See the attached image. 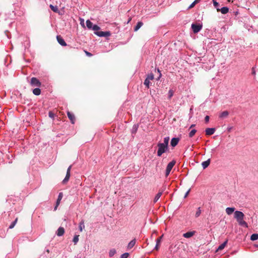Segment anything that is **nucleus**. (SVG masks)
<instances>
[{
	"label": "nucleus",
	"instance_id": "nucleus-16",
	"mask_svg": "<svg viewBox=\"0 0 258 258\" xmlns=\"http://www.w3.org/2000/svg\"><path fill=\"white\" fill-rule=\"evenodd\" d=\"M237 221L240 225L244 226L246 227H248L247 224L243 220V219H241V220H238Z\"/></svg>",
	"mask_w": 258,
	"mask_h": 258
},
{
	"label": "nucleus",
	"instance_id": "nucleus-38",
	"mask_svg": "<svg viewBox=\"0 0 258 258\" xmlns=\"http://www.w3.org/2000/svg\"><path fill=\"white\" fill-rule=\"evenodd\" d=\"M162 237H163V235L160 236L159 237H158L157 239L156 243H157V245H160Z\"/></svg>",
	"mask_w": 258,
	"mask_h": 258
},
{
	"label": "nucleus",
	"instance_id": "nucleus-47",
	"mask_svg": "<svg viewBox=\"0 0 258 258\" xmlns=\"http://www.w3.org/2000/svg\"><path fill=\"white\" fill-rule=\"evenodd\" d=\"M195 125H195V124H191V125L190 126V127H189V129H190V128H191L192 127H193L195 126Z\"/></svg>",
	"mask_w": 258,
	"mask_h": 258
},
{
	"label": "nucleus",
	"instance_id": "nucleus-26",
	"mask_svg": "<svg viewBox=\"0 0 258 258\" xmlns=\"http://www.w3.org/2000/svg\"><path fill=\"white\" fill-rule=\"evenodd\" d=\"M258 239V234H253L250 236V240L254 241Z\"/></svg>",
	"mask_w": 258,
	"mask_h": 258
},
{
	"label": "nucleus",
	"instance_id": "nucleus-52",
	"mask_svg": "<svg viewBox=\"0 0 258 258\" xmlns=\"http://www.w3.org/2000/svg\"><path fill=\"white\" fill-rule=\"evenodd\" d=\"M187 195H185V196H184V198H184V199H185V198L187 197Z\"/></svg>",
	"mask_w": 258,
	"mask_h": 258
},
{
	"label": "nucleus",
	"instance_id": "nucleus-39",
	"mask_svg": "<svg viewBox=\"0 0 258 258\" xmlns=\"http://www.w3.org/2000/svg\"><path fill=\"white\" fill-rule=\"evenodd\" d=\"M129 256V253L127 252H125L121 254L120 258H127Z\"/></svg>",
	"mask_w": 258,
	"mask_h": 258
},
{
	"label": "nucleus",
	"instance_id": "nucleus-1",
	"mask_svg": "<svg viewBox=\"0 0 258 258\" xmlns=\"http://www.w3.org/2000/svg\"><path fill=\"white\" fill-rule=\"evenodd\" d=\"M169 137H166L164 139L163 143H158L157 144L158 150L157 156L159 157L165 153L168 149V144L169 141Z\"/></svg>",
	"mask_w": 258,
	"mask_h": 258
},
{
	"label": "nucleus",
	"instance_id": "nucleus-23",
	"mask_svg": "<svg viewBox=\"0 0 258 258\" xmlns=\"http://www.w3.org/2000/svg\"><path fill=\"white\" fill-rule=\"evenodd\" d=\"M33 93L34 95H39L41 93V90L39 88H35L34 89H33Z\"/></svg>",
	"mask_w": 258,
	"mask_h": 258
},
{
	"label": "nucleus",
	"instance_id": "nucleus-6",
	"mask_svg": "<svg viewBox=\"0 0 258 258\" xmlns=\"http://www.w3.org/2000/svg\"><path fill=\"white\" fill-rule=\"evenodd\" d=\"M244 217V215L242 212L236 211L234 212V218L237 221L241 220V219H243Z\"/></svg>",
	"mask_w": 258,
	"mask_h": 258
},
{
	"label": "nucleus",
	"instance_id": "nucleus-42",
	"mask_svg": "<svg viewBox=\"0 0 258 258\" xmlns=\"http://www.w3.org/2000/svg\"><path fill=\"white\" fill-rule=\"evenodd\" d=\"M210 117L208 115L206 116L205 118V120L206 123H208L209 121Z\"/></svg>",
	"mask_w": 258,
	"mask_h": 258
},
{
	"label": "nucleus",
	"instance_id": "nucleus-30",
	"mask_svg": "<svg viewBox=\"0 0 258 258\" xmlns=\"http://www.w3.org/2000/svg\"><path fill=\"white\" fill-rule=\"evenodd\" d=\"M18 218H17L15 219V220L13 222H12V223H11V225H10V226H9V228H10V229H12V228H13L14 227V226H15V225L16 224V223H17V221H18Z\"/></svg>",
	"mask_w": 258,
	"mask_h": 258
},
{
	"label": "nucleus",
	"instance_id": "nucleus-33",
	"mask_svg": "<svg viewBox=\"0 0 258 258\" xmlns=\"http://www.w3.org/2000/svg\"><path fill=\"white\" fill-rule=\"evenodd\" d=\"M84 228H85V226L84 224V222L82 221L80 223V225H79V229H80V231H82L83 229Z\"/></svg>",
	"mask_w": 258,
	"mask_h": 258
},
{
	"label": "nucleus",
	"instance_id": "nucleus-12",
	"mask_svg": "<svg viewBox=\"0 0 258 258\" xmlns=\"http://www.w3.org/2000/svg\"><path fill=\"white\" fill-rule=\"evenodd\" d=\"M67 114H68V116L69 118L70 119L71 122L72 123H74L75 120L74 115L69 111L68 112Z\"/></svg>",
	"mask_w": 258,
	"mask_h": 258
},
{
	"label": "nucleus",
	"instance_id": "nucleus-50",
	"mask_svg": "<svg viewBox=\"0 0 258 258\" xmlns=\"http://www.w3.org/2000/svg\"><path fill=\"white\" fill-rule=\"evenodd\" d=\"M86 53H87V54L88 55H89V56H91V55H92V54H91L90 53H89V52H86Z\"/></svg>",
	"mask_w": 258,
	"mask_h": 258
},
{
	"label": "nucleus",
	"instance_id": "nucleus-10",
	"mask_svg": "<svg viewBox=\"0 0 258 258\" xmlns=\"http://www.w3.org/2000/svg\"><path fill=\"white\" fill-rule=\"evenodd\" d=\"M179 141V138H172L171 139V143H170L171 146H172L173 147H175L178 144Z\"/></svg>",
	"mask_w": 258,
	"mask_h": 258
},
{
	"label": "nucleus",
	"instance_id": "nucleus-45",
	"mask_svg": "<svg viewBox=\"0 0 258 258\" xmlns=\"http://www.w3.org/2000/svg\"><path fill=\"white\" fill-rule=\"evenodd\" d=\"M71 168H72V165H70V166L68 168L67 171V173H70Z\"/></svg>",
	"mask_w": 258,
	"mask_h": 258
},
{
	"label": "nucleus",
	"instance_id": "nucleus-9",
	"mask_svg": "<svg viewBox=\"0 0 258 258\" xmlns=\"http://www.w3.org/2000/svg\"><path fill=\"white\" fill-rule=\"evenodd\" d=\"M196 231H188L186 233H185L183 234V236L186 238H189L193 236L195 234Z\"/></svg>",
	"mask_w": 258,
	"mask_h": 258
},
{
	"label": "nucleus",
	"instance_id": "nucleus-15",
	"mask_svg": "<svg viewBox=\"0 0 258 258\" xmlns=\"http://www.w3.org/2000/svg\"><path fill=\"white\" fill-rule=\"evenodd\" d=\"M62 198V195H59L58 197L56 202L55 206L54 207V210H56L57 209V208L58 206V205H59L60 202Z\"/></svg>",
	"mask_w": 258,
	"mask_h": 258
},
{
	"label": "nucleus",
	"instance_id": "nucleus-49",
	"mask_svg": "<svg viewBox=\"0 0 258 258\" xmlns=\"http://www.w3.org/2000/svg\"><path fill=\"white\" fill-rule=\"evenodd\" d=\"M159 246V245H157V243H156V247H155V249H156V250H158V249Z\"/></svg>",
	"mask_w": 258,
	"mask_h": 258
},
{
	"label": "nucleus",
	"instance_id": "nucleus-5",
	"mask_svg": "<svg viewBox=\"0 0 258 258\" xmlns=\"http://www.w3.org/2000/svg\"><path fill=\"white\" fill-rule=\"evenodd\" d=\"M95 34L99 37H108L111 35V33L109 31L95 32Z\"/></svg>",
	"mask_w": 258,
	"mask_h": 258
},
{
	"label": "nucleus",
	"instance_id": "nucleus-19",
	"mask_svg": "<svg viewBox=\"0 0 258 258\" xmlns=\"http://www.w3.org/2000/svg\"><path fill=\"white\" fill-rule=\"evenodd\" d=\"M136 244V239H134L131 241L127 245V249L132 248Z\"/></svg>",
	"mask_w": 258,
	"mask_h": 258
},
{
	"label": "nucleus",
	"instance_id": "nucleus-20",
	"mask_svg": "<svg viewBox=\"0 0 258 258\" xmlns=\"http://www.w3.org/2000/svg\"><path fill=\"white\" fill-rule=\"evenodd\" d=\"M86 26L89 29H91L93 26V24L90 20H88L86 21Z\"/></svg>",
	"mask_w": 258,
	"mask_h": 258
},
{
	"label": "nucleus",
	"instance_id": "nucleus-27",
	"mask_svg": "<svg viewBox=\"0 0 258 258\" xmlns=\"http://www.w3.org/2000/svg\"><path fill=\"white\" fill-rule=\"evenodd\" d=\"M91 29H92L94 32H99V30L100 29V28L97 25H94Z\"/></svg>",
	"mask_w": 258,
	"mask_h": 258
},
{
	"label": "nucleus",
	"instance_id": "nucleus-48",
	"mask_svg": "<svg viewBox=\"0 0 258 258\" xmlns=\"http://www.w3.org/2000/svg\"><path fill=\"white\" fill-rule=\"evenodd\" d=\"M158 72L159 73V78H160L161 76V74L160 71L159 69H158Z\"/></svg>",
	"mask_w": 258,
	"mask_h": 258
},
{
	"label": "nucleus",
	"instance_id": "nucleus-34",
	"mask_svg": "<svg viewBox=\"0 0 258 258\" xmlns=\"http://www.w3.org/2000/svg\"><path fill=\"white\" fill-rule=\"evenodd\" d=\"M173 91L172 90H170L168 92V98L171 99V98L173 96Z\"/></svg>",
	"mask_w": 258,
	"mask_h": 258
},
{
	"label": "nucleus",
	"instance_id": "nucleus-22",
	"mask_svg": "<svg viewBox=\"0 0 258 258\" xmlns=\"http://www.w3.org/2000/svg\"><path fill=\"white\" fill-rule=\"evenodd\" d=\"M234 208H227L226 209V212L228 215H231L234 211Z\"/></svg>",
	"mask_w": 258,
	"mask_h": 258
},
{
	"label": "nucleus",
	"instance_id": "nucleus-44",
	"mask_svg": "<svg viewBox=\"0 0 258 258\" xmlns=\"http://www.w3.org/2000/svg\"><path fill=\"white\" fill-rule=\"evenodd\" d=\"M48 115H49V116L50 118H53L54 117V114L52 112H49V113H48Z\"/></svg>",
	"mask_w": 258,
	"mask_h": 258
},
{
	"label": "nucleus",
	"instance_id": "nucleus-14",
	"mask_svg": "<svg viewBox=\"0 0 258 258\" xmlns=\"http://www.w3.org/2000/svg\"><path fill=\"white\" fill-rule=\"evenodd\" d=\"M210 163V159H209L207 160L204 161L202 163V167L204 169L206 168L209 166Z\"/></svg>",
	"mask_w": 258,
	"mask_h": 258
},
{
	"label": "nucleus",
	"instance_id": "nucleus-37",
	"mask_svg": "<svg viewBox=\"0 0 258 258\" xmlns=\"http://www.w3.org/2000/svg\"><path fill=\"white\" fill-rule=\"evenodd\" d=\"M201 214V210L200 209V208H199L198 209V211H197L196 215H195L196 217L197 218L199 216H200Z\"/></svg>",
	"mask_w": 258,
	"mask_h": 258
},
{
	"label": "nucleus",
	"instance_id": "nucleus-13",
	"mask_svg": "<svg viewBox=\"0 0 258 258\" xmlns=\"http://www.w3.org/2000/svg\"><path fill=\"white\" fill-rule=\"evenodd\" d=\"M217 11H220L221 12V13L223 14H226L229 11L228 8H227L226 7H224L222 8L220 10L219 9L217 8Z\"/></svg>",
	"mask_w": 258,
	"mask_h": 258
},
{
	"label": "nucleus",
	"instance_id": "nucleus-41",
	"mask_svg": "<svg viewBox=\"0 0 258 258\" xmlns=\"http://www.w3.org/2000/svg\"><path fill=\"white\" fill-rule=\"evenodd\" d=\"M251 74L254 76H255L256 74L255 68L254 67H253L251 69Z\"/></svg>",
	"mask_w": 258,
	"mask_h": 258
},
{
	"label": "nucleus",
	"instance_id": "nucleus-4",
	"mask_svg": "<svg viewBox=\"0 0 258 258\" xmlns=\"http://www.w3.org/2000/svg\"><path fill=\"white\" fill-rule=\"evenodd\" d=\"M191 28L194 33H197L201 30L202 25L200 24H192Z\"/></svg>",
	"mask_w": 258,
	"mask_h": 258
},
{
	"label": "nucleus",
	"instance_id": "nucleus-8",
	"mask_svg": "<svg viewBox=\"0 0 258 258\" xmlns=\"http://www.w3.org/2000/svg\"><path fill=\"white\" fill-rule=\"evenodd\" d=\"M215 132V128H207L205 130L206 135L207 136H211L214 134Z\"/></svg>",
	"mask_w": 258,
	"mask_h": 258
},
{
	"label": "nucleus",
	"instance_id": "nucleus-29",
	"mask_svg": "<svg viewBox=\"0 0 258 258\" xmlns=\"http://www.w3.org/2000/svg\"><path fill=\"white\" fill-rule=\"evenodd\" d=\"M50 8L51 9L52 11H53L54 12H57L58 10L57 6H53L52 5H50Z\"/></svg>",
	"mask_w": 258,
	"mask_h": 258
},
{
	"label": "nucleus",
	"instance_id": "nucleus-11",
	"mask_svg": "<svg viewBox=\"0 0 258 258\" xmlns=\"http://www.w3.org/2000/svg\"><path fill=\"white\" fill-rule=\"evenodd\" d=\"M64 233V229L63 227H60L57 230L56 234L58 236H62Z\"/></svg>",
	"mask_w": 258,
	"mask_h": 258
},
{
	"label": "nucleus",
	"instance_id": "nucleus-46",
	"mask_svg": "<svg viewBox=\"0 0 258 258\" xmlns=\"http://www.w3.org/2000/svg\"><path fill=\"white\" fill-rule=\"evenodd\" d=\"M232 129V127L229 126V127H228L227 131H228V132H230Z\"/></svg>",
	"mask_w": 258,
	"mask_h": 258
},
{
	"label": "nucleus",
	"instance_id": "nucleus-43",
	"mask_svg": "<svg viewBox=\"0 0 258 258\" xmlns=\"http://www.w3.org/2000/svg\"><path fill=\"white\" fill-rule=\"evenodd\" d=\"M213 5L215 8H217L219 6V3L213 0Z\"/></svg>",
	"mask_w": 258,
	"mask_h": 258
},
{
	"label": "nucleus",
	"instance_id": "nucleus-35",
	"mask_svg": "<svg viewBox=\"0 0 258 258\" xmlns=\"http://www.w3.org/2000/svg\"><path fill=\"white\" fill-rule=\"evenodd\" d=\"M147 79H148V80H152L154 79V75L153 74H151L148 75L147 77L146 78Z\"/></svg>",
	"mask_w": 258,
	"mask_h": 258
},
{
	"label": "nucleus",
	"instance_id": "nucleus-18",
	"mask_svg": "<svg viewBox=\"0 0 258 258\" xmlns=\"http://www.w3.org/2000/svg\"><path fill=\"white\" fill-rule=\"evenodd\" d=\"M143 25V23L142 22H138L134 28V31H137Z\"/></svg>",
	"mask_w": 258,
	"mask_h": 258
},
{
	"label": "nucleus",
	"instance_id": "nucleus-36",
	"mask_svg": "<svg viewBox=\"0 0 258 258\" xmlns=\"http://www.w3.org/2000/svg\"><path fill=\"white\" fill-rule=\"evenodd\" d=\"M200 0H195L190 5V6L189 7V8H191L192 7H194L195 5L196 4H197L198 3H199L200 2Z\"/></svg>",
	"mask_w": 258,
	"mask_h": 258
},
{
	"label": "nucleus",
	"instance_id": "nucleus-53",
	"mask_svg": "<svg viewBox=\"0 0 258 258\" xmlns=\"http://www.w3.org/2000/svg\"><path fill=\"white\" fill-rule=\"evenodd\" d=\"M131 19L128 21V23L130 22Z\"/></svg>",
	"mask_w": 258,
	"mask_h": 258
},
{
	"label": "nucleus",
	"instance_id": "nucleus-31",
	"mask_svg": "<svg viewBox=\"0 0 258 258\" xmlns=\"http://www.w3.org/2000/svg\"><path fill=\"white\" fill-rule=\"evenodd\" d=\"M150 81L148 80V79H146L145 81H144V85L146 86V87L147 88H149L150 83Z\"/></svg>",
	"mask_w": 258,
	"mask_h": 258
},
{
	"label": "nucleus",
	"instance_id": "nucleus-25",
	"mask_svg": "<svg viewBox=\"0 0 258 258\" xmlns=\"http://www.w3.org/2000/svg\"><path fill=\"white\" fill-rule=\"evenodd\" d=\"M197 130L195 129L191 130L189 133L188 136L189 138H192L196 133Z\"/></svg>",
	"mask_w": 258,
	"mask_h": 258
},
{
	"label": "nucleus",
	"instance_id": "nucleus-17",
	"mask_svg": "<svg viewBox=\"0 0 258 258\" xmlns=\"http://www.w3.org/2000/svg\"><path fill=\"white\" fill-rule=\"evenodd\" d=\"M229 115V112L227 111H224L221 112L219 115L220 118H225Z\"/></svg>",
	"mask_w": 258,
	"mask_h": 258
},
{
	"label": "nucleus",
	"instance_id": "nucleus-51",
	"mask_svg": "<svg viewBox=\"0 0 258 258\" xmlns=\"http://www.w3.org/2000/svg\"><path fill=\"white\" fill-rule=\"evenodd\" d=\"M189 192H190V189H188L187 191H186L185 194H189Z\"/></svg>",
	"mask_w": 258,
	"mask_h": 258
},
{
	"label": "nucleus",
	"instance_id": "nucleus-40",
	"mask_svg": "<svg viewBox=\"0 0 258 258\" xmlns=\"http://www.w3.org/2000/svg\"><path fill=\"white\" fill-rule=\"evenodd\" d=\"M160 195H156V196H155V197L154 199V203H156L159 199V198H160Z\"/></svg>",
	"mask_w": 258,
	"mask_h": 258
},
{
	"label": "nucleus",
	"instance_id": "nucleus-21",
	"mask_svg": "<svg viewBox=\"0 0 258 258\" xmlns=\"http://www.w3.org/2000/svg\"><path fill=\"white\" fill-rule=\"evenodd\" d=\"M227 242H228V240H226L224 243H223L220 245H219V246L218 247V248L217 249V250H221L223 249H224V247H225L226 245L227 244Z\"/></svg>",
	"mask_w": 258,
	"mask_h": 258
},
{
	"label": "nucleus",
	"instance_id": "nucleus-7",
	"mask_svg": "<svg viewBox=\"0 0 258 258\" xmlns=\"http://www.w3.org/2000/svg\"><path fill=\"white\" fill-rule=\"evenodd\" d=\"M56 39L58 43L61 46H67V43L64 40V39L60 36L57 35L56 37Z\"/></svg>",
	"mask_w": 258,
	"mask_h": 258
},
{
	"label": "nucleus",
	"instance_id": "nucleus-32",
	"mask_svg": "<svg viewBox=\"0 0 258 258\" xmlns=\"http://www.w3.org/2000/svg\"><path fill=\"white\" fill-rule=\"evenodd\" d=\"M79 235H75L73 238V242L75 244H76L79 241Z\"/></svg>",
	"mask_w": 258,
	"mask_h": 258
},
{
	"label": "nucleus",
	"instance_id": "nucleus-24",
	"mask_svg": "<svg viewBox=\"0 0 258 258\" xmlns=\"http://www.w3.org/2000/svg\"><path fill=\"white\" fill-rule=\"evenodd\" d=\"M70 173H67L66 177L64 178V179L63 180V181H62V183L63 184L66 183L69 181V180L70 179Z\"/></svg>",
	"mask_w": 258,
	"mask_h": 258
},
{
	"label": "nucleus",
	"instance_id": "nucleus-3",
	"mask_svg": "<svg viewBox=\"0 0 258 258\" xmlns=\"http://www.w3.org/2000/svg\"><path fill=\"white\" fill-rule=\"evenodd\" d=\"M175 164V161H173V160L171 161L170 162H169L168 164L166 169V174H166V176H167L169 174L171 170H172L173 167L174 166Z\"/></svg>",
	"mask_w": 258,
	"mask_h": 258
},
{
	"label": "nucleus",
	"instance_id": "nucleus-2",
	"mask_svg": "<svg viewBox=\"0 0 258 258\" xmlns=\"http://www.w3.org/2000/svg\"><path fill=\"white\" fill-rule=\"evenodd\" d=\"M30 84L32 86L39 87L41 86V83L36 78L33 77L31 79Z\"/></svg>",
	"mask_w": 258,
	"mask_h": 258
},
{
	"label": "nucleus",
	"instance_id": "nucleus-28",
	"mask_svg": "<svg viewBox=\"0 0 258 258\" xmlns=\"http://www.w3.org/2000/svg\"><path fill=\"white\" fill-rule=\"evenodd\" d=\"M116 253V250L115 249H111L110 250L109 252V256L110 257L113 256Z\"/></svg>",
	"mask_w": 258,
	"mask_h": 258
}]
</instances>
